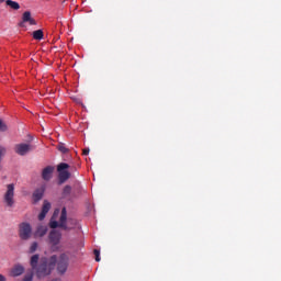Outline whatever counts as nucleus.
Listing matches in <instances>:
<instances>
[{
    "label": "nucleus",
    "mask_w": 281,
    "mask_h": 281,
    "mask_svg": "<svg viewBox=\"0 0 281 281\" xmlns=\"http://www.w3.org/2000/svg\"><path fill=\"white\" fill-rule=\"evenodd\" d=\"M83 155H89V148L83 149Z\"/></svg>",
    "instance_id": "24"
},
{
    "label": "nucleus",
    "mask_w": 281,
    "mask_h": 281,
    "mask_svg": "<svg viewBox=\"0 0 281 281\" xmlns=\"http://www.w3.org/2000/svg\"><path fill=\"white\" fill-rule=\"evenodd\" d=\"M68 262H69V257H67V255H61L60 261L58 262V266H57V271L59 273H66L67 267H69Z\"/></svg>",
    "instance_id": "8"
},
{
    "label": "nucleus",
    "mask_w": 281,
    "mask_h": 281,
    "mask_svg": "<svg viewBox=\"0 0 281 281\" xmlns=\"http://www.w3.org/2000/svg\"><path fill=\"white\" fill-rule=\"evenodd\" d=\"M45 193V189L41 188L37 189L34 193H33V199L34 201H41L43 199V194Z\"/></svg>",
    "instance_id": "14"
},
{
    "label": "nucleus",
    "mask_w": 281,
    "mask_h": 281,
    "mask_svg": "<svg viewBox=\"0 0 281 281\" xmlns=\"http://www.w3.org/2000/svg\"><path fill=\"white\" fill-rule=\"evenodd\" d=\"M47 234V226L40 225L37 226L35 233H34V238H43Z\"/></svg>",
    "instance_id": "12"
},
{
    "label": "nucleus",
    "mask_w": 281,
    "mask_h": 281,
    "mask_svg": "<svg viewBox=\"0 0 281 281\" xmlns=\"http://www.w3.org/2000/svg\"><path fill=\"white\" fill-rule=\"evenodd\" d=\"M52 175H54V167H46L42 172L44 181H49V179H52Z\"/></svg>",
    "instance_id": "13"
},
{
    "label": "nucleus",
    "mask_w": 281,
    "mask_h": 281,
    "mask_svg": "<svg viewBox=\"0 0 281 281\" xmlns=\"http://www.w3.org/2000/svg\"><path fill=\"white\" fill-rule=\"evenodd\" d=\"M23 23H29L30 25H36V20L32 18V12L25 11L22 14V22L20 23V27H23Z\"/></svg>",
    "instance_id": "9"
},
{
    "label": "nucleus",
    "mask_w": 281,
    "mask_h": 281,
    "mask_svg": "<svg viewBox=\"0 0 281 281\" xmlns=\"http://www.w3.org/2000/svg\"><path fill=\"white\" fill-rule=\"evenodd\" d=\"M32 280H34V272H27L24 277H23V279H22V281H32Z\"/></svg>",
    "instance_id": "18"
},
{
    "label": "nucleus",
    "mask_w": 281,
    "mask_h": 281,
    "mask_svg": "<svg viewBox=\"0 0 281 281\" xmlns=\"http://www.w3.org/2000/svg\"><path fill=\"white\" fill-rule=\"evenodd\" d=\"M19 236L21 240H30L32 238V225L23 222L19 225Z\"/></svg>",
    "instance_id": "4"
},
{
    "label": "nucleus",
    "mask_w": 281,
    "mask_h": 281,
    "mask_svg": "<svg viewBox=\"0 0 281 281\" xmlns=\"http://www.w3.org/2000/svg\"><path fill=\"white\" fill-rule=\"evenodd\" d=\"M5 0H0V3H3Z\"/></svg>",
    "instance_id": "26"
},
{
    "label": "nucleus",
    "mask_w": 281,
    "mask_h": 281,
    "mask_svg": "<svg viewBox=\"0 0 281 281\" xmlns=\"http://www.w3.org/2000/svg\"><path fill=\"white\" fill-rule=\"evenodd\" d=\"M65 192L70 193L71 192V187H66Z\"/></svg>",
    "instance_id": "23"
},
{
    "label": "nucleus",
    "mask_w": 281,
    "mask_h": 281,
    "mask_svg": "<svg viewBox=\"0 0 281 281\" xmlns=\"http://www.w3.org/2000/svg\"><path fill=\"white\" fill-rule=\"evenodd\" d=\"M8 131V124L0 119V133H5Z\"/></svg>",
    "instance_id": "20"
},
{
    "label": "nucleus",
    "mask_w": 281,
    "mask_h": 281,
    "mask_svg": "<svg viewBox=\"0 0 281 281\" xmlns=\"http://www.w3.org/2000/svg\"><path fill=\"white\" fill-rule=\"evenodd\" d=\"M69 165L67 162H61L57 166V172H59V183H65L71 173L68 171Z\"/></svg>",
    "instance_id": "6"
},
{
    "label": "nucleus",
    "mask_w": 281,
    "mask_h": 281,
    "mask_svg": "<svg viewBox=\"0 0 281 281\" xmlns=\"http://www.w3.org/2000/svg\"><path fill=\"white\" fill-rule=\"evenodd\" d=\"M38 260H40L38 255H33L31 257V267H32V269H36V267L38 266Z\"/></svg>",
    "instance_id": "17"
},
{
    "label": "nucleus",
    "mask_w": 281,
    "mask_h": 281,
    "mask_svg": "<svg viewBox=\"0 0 281 281\" xmlns=\"http://www.w3.org/2000/svg\"><path fill=\"white\" fill-rule=\"evenodd\" d=\"M60 238H63V234H60V232L52 231L48 235L49 245L58 247V245H60Z\"/></svg>",
    "instance_id": "7"
},
{
    "label": "nucleus",
    "mask_w": 281,
    "mask_h": 281,
    "mask_svg": "<svg viewBox=\"0 0 281 281\" xmlns=\"http://www.w3.org/2000/svg\"><path fill=\"white\" fill-rule=\"evenodd\" d=\"M0 281H5V277L3 274H0Z\"/></svg>",
    "instance_id": "25"
},
{
    "label": "nucleus",
    "mask_w": 281,
    "mask_h": 281,
    "mask_svg": "<svg viewBox=\"0 0 281 281\" xmlns=\"http://www.w3.org/2000/svg\"><path fill=\"white\" fill-rule=\"evenodd\" d=\"M43 36H44L43 30H37L33 32V38L35 41H43Z\"/></svg>",
    "instance_id": "16"
},
{
    "label": "nucleus",
    "mask_w": 281,
    "mask_h": 281,
    "mask_svg": "<svg viewBox=\"0 0 281 281\" xmlns=\"http://www.w3.org/2000/svg\"><path fill=\"white\" fill-rule=\"evenodd\" d=\"M23 273H25V268L21 265H15L11 270L9 276H11V278H19V276H23Z\"/></svg>",
    "instance_id": "10"
},
{
    "label": "nucleus",
    "mask_w": 281,
    "mask_h": 281,
    "mask_svg": "<svg viewBox=\"0 0 281 281\" xmlns=\"http://www.w3.org/2000/svg\"><path fill=\"white\" fill-rule=\"evenodd\" d=\"M57 258L56 256H52L50 258H43L42 263L37 268L38 278H45V276H49L54 267H56Z\"/></svg>",
    "instance_id": "2"
},
{
    "label": "nucleus",
    "mask_w": 281,
    "mask_h": 281,
    "mask_svg": "<svg viewBox=\"0 0 281 281\" xmlns=\"http://www.w3.org/2000/svg\"><path fill=\"white\" fill-rule=\"evenodd\" d=\"M49 226L52 229H56V227H60L61 229L66 231L76 229V227H78V220L71 217L67 218V209L63 207L61 212L59 210L54 212Z\"/></svg>",
    "instance_id": "1"
},
{
    "label": "nucleus",
    "mask_w": 281,
    "mask_h": 281,
    "mask_svg": "<svg viewBox=\"0 0 281 281\" xmlns=\"http://www.w3.org/2000/svg\"><path fill=\"white\" fill-rule=\"evenodd\" d=\"M36 249H38V243L33 241L29 248V252L34 254V251H36Z\"/></svg>",
    "instance_id": "19"
},
{
    "label": "nucleus",
    "mask_w": 281,
    "mask_h": 281,
    "mask_svg": "<svg viewBox=\"0 0 281 281\" xmlns=\"http://www.w3.org/2000/svg\"><path fill=\"white\" fill-rule=\"evenodd\" d=\"M3 202L7 207H14V183L7 184Z\"/></svg>",
    "instance_id": "3"
},
{
    "label": "nucleus",
    "mask_w": 281,
    "mask_h": 281,
    "mask_svg": "<svg viewBox=\"0 0 281 281\" xmlns=\"http://www.w3.org/2000/svg\"><path fill=\"white\" fill-rule=\"evenodd\" d=\"M34 150V145L31 143H20L14 146V153L20 155V157H25V155Z\"/></svg>",
    "instance_id": "5"
},
{
    "label": "nucleus",
    "mask_w": 281,
    "mask_h": 281,
    "mask_svg": "<svg viewBox=\"0 0 281 281\" xmlns=\"http://www.w3.org/2000/svg\"><path fill=\"white\" fill-rule=\"evenodd\" d=\"M5 3L9 8H11V10H20L21 9V5L16 1L7 0Z\"/></svg>",
    "instance_id": "15"
},
{
    "label": "nucleus",
    "mask_w": 281,
    "mask_h": 281,
    "mask_svg": "<svg viewBox=\"0 0 281 281\" xmlns=\"http://www.w3.org/2000/svg\"><path fill=\"white\" fill-rule=\"evenodd\" d=\"M95 261L100 262V250H94Z\"/></svg>",
    "instance_id": "22"
},
{
    "label": "nucleus",
    "mask_w": 281,
    "mask_h": 281,
    "mask_svg": "<svg viewBox=\"0 0 281 281\" xmlns=\"http://www.w3.org/2000/svg\"><path fill=\"white\" fill-rule=\"evenodd\" d=\"M49 210H52V204L47 201H44L42 212L38 215V221H43L45 216H47V212H49Z\"/></svg>",
    "instance_id": "11"
},
{
    "label": "nucleus",
    "mask_w": 281,
    "mask_h": 281,
    "mask_svg": "<svg viewBox=\"0 0 281 281\" xmlns=\"http://www.w3.org/2000/svg\"><path fill=\"white\" fill-rule=\"evenodd\" d=\"M57 148H58V150L60 151V153H69V149H67V147L65 146V144H59L58 146H57Z\"/></svg>",
    "instance_id": "21"
}]
</instances>
